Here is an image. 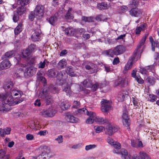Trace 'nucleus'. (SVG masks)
I'll return each mask as SVG.
<instances>
[{
  "label": "nucleus",
  "mask_w": 159,
  "mask_h": 159,
  "mask_svg": "<svg viewBox=\"0 0 159 159\" xmlns=\"http://www.w3.org/2000/svg\"><path fill=\"white\" fill-rule=\"evenodd\" d=\"M34 12L36 17L38 20L41 19L44 14V7L41 5H37L36 6Z\"/></svg>",
  "instance_id": "obj_6"
},
{
  "label": "nucleus",
  "mask_w": 159,
  "mask_h": 159,
  "mask_svg": "<svg viewBox=\"0 0 159 159\" xmlns=\"http://www.w3.org/2000/svg\"><path fill=\"white\" fill-rule=\"evenodd\" d=\"M66 120L68 122L71 123H76L79 121V119L74 116H73L70 115H67L65 117Z\"/></svg>",
  "instance_id": "obj_12"
},
{
  "label": "nucleus",
  "mask_w": 159,
  "mask_h": 159,
  "mask_svg": "<svg viewBox=\"0 0 159 159\" xmlns=\"http://www.w3.org/2000/svg\"><path fill=\"white\" fill-rule=\"evenodd\" d=\"M108 84L109 83L106 82V81L102 82L101 83V84H100V89L105 87L106 85H108Z\"/></svg>",
  "instance_id": "obj_58"
},
{
  "label": "nucleus",
  "mask_w": 159,
  "mask_h": 159,
  "mask_svg": "<svg viewBox=\"0 0 159 159\" xmlns=\"http://www.w3.org/2000/svg\"><path fill=\"white\" fill-rule=\"evenodd\" d=\"M30 53V52L27 48L26 49L23 50L22 51L21 55H18L17 56L16 59L18 61L20 60L21 58L28 59L29 58Z\"/></svg>",
  "instance_id": "obj_10"
},
{
  "label": "nucleus",
  "mask_w": 159,
  "mask_h": 159,
  "mask_svg": "<svg viewBox=\"0 0 159 159\" xmlns=\"http://www.w3.org/2000/svg\"><path fill=\"white\" fill-rule=\"evenodd\" d=\"M46 158L47 155L46 154H45L44 155H42L40 154L36 157L37 159H44Z\"/></svg>",
  "instance_id": "obj_57"
},
{
  "label": "nucleus",
  "mask_w": 159,
  "mask_h": 159,
  "mask_svg": "<svg viewBox=\"0 0 159 159\" xmlns=\"http://www.w3.org/2000/svg\"><path fill=\"white\" fill-rule=\"evenodd\" d=\"M129 5L131 8H134L137 6V3L135 0H133L130 1Z\"/></svg>",
  "instance_id": "obj_48"
},
{
  "label": "nucleus",
  "mask_w": 159,
  "mask_h": 159,
  "mask_svg": "<svg viewBox=\"0 0 159 159\" xmlns=\"http://www.w3.org/2000/svg\"><path fill=\"white\" fill-rule=\"evenodd\" d=\"M120 62L119 59L118 57L115 58L114 59L112 63L114 65H116Z\"/></svg>",
  "instance_id": "obj_61"
},
{
  "label": "nucleus",
  "mask_w": 159,
  "mask_h": 159,
  "mask_svg": "<svg viewBox=\"0 0 159 159\" xmlns=\"http://www.w3.org/2000/svg\"><path fill=\"white\" fill-rule=\"evenodd\" d=\"M146 37H144L143 38L141 42L139 43V45L137 46L136 49L134 52V57L135 58L137 57V58H140L141 56V54L142 52L140 50L141 48V46H143L146 40Z\"/></svg>",
  "instance_id": "obj_7"
},
{
  "label": "nucleus",
  "mask_w": 159,
  "mask_h": 159,
  "mask_svg": "<svg viewBox=\"0 0 159 159\" xmlns=\"http://www.w3.org/2000/svg\"><path fill=\"white\" fill-rule=\"evenodd\" d=\"M107 132H106V134L109 135H112L117 130V128L114 126H112L109 125H108V129H107Z\"/></svg>",
  "instance_id": "obj_16"
},
{
  "label": "nucleus",
  "mask_w": 159,
  "mask_h": 159,
  "mask_svg": "<svg viewBox=\"0 0 159 159\" xmlns=\"http://www.w3.org/2000/svg\"><path fill=\"white\" fill-rule=\"evenodd\" d=\"M83 84L84 87L87 88L90 87L92 85V81L87 79L84 80Z\"/></svg>",
  "instance_id": "obj_34"
},
{
  "label": "nucleus",
  "mask_w": 159,
  "mask_h": 159,
  "mask_svg": "<svg viewBox=\"0 0 159 159\" xmlns=\"http://www.w3.org/2000/svg\"><path fill=\"white\" fill-rule=\"evenodd\" d=\"M128 10V7L126 6H120L118 7L117 9V12L119 13H124Z\"/></svg>",
  "instance_id": "obj_37"
},
{
  "label": "nucleus",
  "mask_w": 159,
  "mask_h": 159,
  "mask_svg": "<svg viewBox=\"0 0 159 159\" xmlns=\"http://www.w3.org/2000/svg\"><path fill=\"white\" fill-rule=\"evenodd\" d=\"M147 81L152 85L154 84L155 83V79L152 77H148L146 78Z\"/></svg>",
  "instance_id": "obj_40"
},
{
  "label": "nucleus",
  "mask_w": 159,
  "mask_h": 159,
  "mask_svg": "<svg viewBox=\"0 0 159 159\" xmlns=\"http://www.w3.org/2000/svg\"><path fill=\"white\" fill-rule=\"evenodd\" d=\"M101 67L105 68V70L107 72H111L112 71L111 68L107 65L106 64H104L101 65Z\"/></svg>",
  "instance_id": "obj_42"
},
{
  "label": "nucleus",
  "mask_w": 159,
  "mask_h": 159,
  "mask_svg": "<svg viewBox=\"0 0 159 159\" xmlns=\"http://www.w3.org/2000/svg\"><path fill=\"white\" fill-rule=\"evenodd\" d=\"M139 58H138V59L137 58V57H136L135 58L134 57V55H133V57L132 58V60H129L127 63L126 64L125 67V69L126 70H127L129 69H130L132 66V64L133 61L135 59H136V60H138Z\"/></svg>",
  "instance_id": "obj_21"
},
{
  "label": "nucleus",
  "mask_w": 159,
  "mask_h": 159,
  "mask_svg": "<svg viewBox=\"0 0 159 159\" xmlns=\"http://www.w3.org/2000/svg\"><path fill=\"white\" fill-rule=\"evenodd\" d=\"M112 146L115 148L113 151L114 153L117 154L120 153L119 151L118 150L121 148L120 144L119 143L116 142H115Z\"/></svg>",
  "instance_id": "obj_20"
},
{
  "label": "nucleus",
  "mask_w": 159,
  "mask_h": 159,
  "mask_svg": "<svg viewBox=\"0 0 159 159\" xmlns=\"http://www.w3.org/2000/svg\"><path fill=\"white\" fill-rule=\"evenodd\" d=\"M134 105L135 106L139 107L140 106V103L139 102L138 99L135 98H132Z\"/></svg>",
  "instance_id": "obj_45"
},
{
  "label": "nucleus",
  "mask_w": 159,
  "mask_h": 159,
  "mask_svg": "<svg viewBox=\"0 0 159 159\" xmlns=\"http://www.w3.org/2000/svg\"><path fill=\"white\" fill-rule=\"evenodd\" d=\"M119 79L120 80V83L121 86L124 87L127 85L128 83V80L127 79H122L121 78H119Z\"/></svg>",
  "instance_id": "obj_32"
},
{
  "label": "nucleus",
  "mask_w": 159,
  "mask_h": 159,
  "mask_svg": "<svg viewBox=\"0 0 159 159\" xmlns=\"http://www.w3.org/2000/svg\"><path fill=\"white\" fill-rule=\"evenodd\" d=\"M48 113L51 114L49 116V117H52L54 116L57 113L56 111L52 107L48 108Z\"/></svg>",
  "instance_id": "obj_36"
},
{
  "label": "nucleus",
  "mask_w": 159,
  "mask_h": 159,
  "mask_svg": "<svg viewBox=\"0 0 159 159\" xmlns=\"http://www.w3.org/2000/svg\"><path fill=\"white\" fill-rule=\"evenodd\" d=\"M15 52L14 51L12 50L6 52L4 56L5 58H10L15 56Z\"/></svg>",
  "instance_id": "obj_25"
},
{
  "label": "nucleus",
  "mask_w": 159,
  "mask_h": 159,
  "mask_svg": "<svg viewBox=\"0 0 159 159\" xmlns=\"http://www.w3.org/2000/svg\"><path fill=\"white\" fill-rule=\"evenodd\" d=\"M42 155H44L45 154L47 155V158H49L50 157V149L48 146H45L43 147V149L41 153H40Z\"/></svg>",
  "instance_id": "obj_15"
},
{
  "label": "nucleus",
  "mask_w": 159,
  "mask_h": 159,
  "mask_svg": "<svg viewBox=\"0 0 159 159\" xmlns=\"http://www.w3.org/2000/svg\"><path fill=\"white\" fill-rule=\"evenodd\" d=\"M139 71L142 74L144 75L147 74L148 72L146 66L145 67H140L139 69Z\"/></svg>",
  "instance_id": "obj_44"
},
{
  "label": "nucleus",
  "mask_w": 159,
  "mask_h": 159,
  "mask_svg": "<svg viewBox=\"0 0 159 159\" xmlns=\"http://www.w3.org/2000/svg\"><path fill=\"white\" fill-rule=\"evenodd\" d=\"M30 0H17V4L18 6L25 7V5H27Z\"/></svg>",
  "instance_id": "obj_28"
},
{
  "label": "nucleus",
  "mask_w": 159,
  "mask_h": 159,
  "mask_svg": "<svg viewBox=\"0 0 159 159\" xmlns=\"http://www.w3.org/2000/svg\"><path fill=\"white\" fill-rule=\"evenodd\" d=\"M63 91H65L67 95H70L71 93V91L70 87L68 85L66 86L65 88L63 89Z\"/></svg>",
  "instance_id": "obj_47"
},
{
  "label": "nucleus",
  "mask_w": 159,
  "mask_h": 159,
  "mask_svg": "<svg viewBox=\"0 0 159 159\" xmlns=\"http://www.w3.org/2000/svg\"><path fill=\"white\" fill-rule=\"evenodd\" d=\"M97 146V145L95 144H90L86 145L85 147V149L86 151H88L95 148Z\"/></svg>",
  "instance_id": "obj_41"
},
{
  "label": "nucleus",
  "mask_w": 159,
  "mask_h": 159,
  "mask_svg": "<svg viewBox=\"0 0 159 159\" xmlns=\"http://www.w3.org/2000/svg\"><path fill=\"white\" fill-rule=\"evenodd\" d=\"M71 11L72 8H69L65 16V17L66 19H73V15L71 13Z\"/></svg>",
  "instance_id": "obj_33"
},
{
  "label": "nucleus",
  "mask_w": 159,
  "mask_h": 159,
  "mask_svg": "<svg viewBox=\"0 0 159 159\" xmlns=\"http://www.w3.org/2000/svg\"><path fill=\"white\" fill-rule=\"evenodd\" d=\"M101 103V109L102 112L107 113L112 109L111 102L108 100L103 99Z\"/></svg>",
  "instance_id": "obj_4"
},
{
  "label": "nucleus",
  "mask_w": 159,
  "mask_h": 159,
  "mask_svg": "<svg viewBox=\"0 0 159 159\" xmlns=\"http://www.w3.org/2000/svg\"><path fill=\"white\" fill-rule=\"evenodd\" d=\"M48 75L49 77H56L58 80L61 81L63 76V73L62 71H57L56 70L50 69L48 71Z\"/></svg>",
  "instance_id": "obj_5"
},
{
  "label": "nucleus",
  "mask_w": 159,
  "mask_h": 159,
  "mask_svg": "<svg viewBox=\"0 0 159 159\" xmlns=\"http://www.w3.org/2000/svg\"><path fill=\"white\" fill-rule=\"evenodd\" d=\"M109 6L107 3L105 2H102L100 3V10H104L108 9Z\"/></svg>",
  "instance_id": "obj_38"
},
{
  "label": "nucleus",
  "mask_w": 159,
  "mask_h": 159,
  "mask_svg": "<svg viewBox=\"0 0 159 159\" xmlns=\"http://www.w3.org/2000/svg\"><path fill=\"white\" fill-rule=\"evenodd\" d=\"M130 14L134 17H139L141 16L142 13V11L137 8H134L129 11Z\"/></svg>",
  "instance_id": "obj_11"
},
{
  "label": "nucleus",
  "mask_w": 159,
  "mask_h": 159,
  "mask_svg": "<svg viewBox=\"0 0 159 159\" xmlns=\"http://www.w3.org/2000/svg\"><path fill=\"white\" fill-rule=\"evenodd\" d=\"M85 68L87 70H89V71H88V72L89 74H92L94 72V69L92 68L90 66L87 65L85 66Z\"/></svg>",
  "instance_id": "obj_49"
},
{
  "label": "nucleus",
  "mask_w": 159,
  "mask_h": 159,
  "mask_svg": "<svg viewBox=\"0 0 159 159\" xmlns=\"http://www.w3.org/2000/svg\"><path fill=\"white\" fill-rule=\"evenodd\" d=\"M125 50V48L124 46L120 45L117 46L113 50L109 49L106 51L105 52L108 56L112 57L113 55H118L124 53Z\"/></svg>",
  "instance_id": "obj_2"
},
{
  "label": "nucleus",
  "mask_w": 159,
  "mask_h": 159,
  "mask_svg": "<svg viewBox=\"0 0 159 159\" xmlns=\"http://www.w3.org/2000/svg\"><path fill=\"white\" fill-rule=\"evenodd\" d=\"M66 64L67 63L66 59H63L59 62L57 67L59 69H62L66 66Z\"/></svg>",
  "instance_id": "obj_23"
},
{
  "label": "nucleus",
  "mask_w": 159,
  "mask_h": 159,
  "mask_svg": "<svg viewBox=\"0 0 159 159\" xmlns=\"http://www.w3.org/2000/svg\"><path fill=\"white\" fill-rule=\"evenodd\" d=\"M30 53L35 51L36 49V46L34 44L30 45L27 48Z\"/></svg>",
  "instance_id": "obj_39"
},
{
  "label": "nucleus",
  "mask_w": 159,
  "mask_h": 159,
  "mask_svg": "<svg viewBox=\"0 0 159 159\" xmlns=\"http://www.w3.org/2000/svg\"><path fill=\"white\" fill-rule=\"evenodd\" d=\"M26 137L27 139L28 140H33L34 139V137L33 135L30 134H27Z\"/></svg>",
  "instance_id": "obj_55"
},
{
  "label": "nucleus",
  "mask_w": 159,
  "mask_h": 159,
  "mask_svg": "<svg viewBox=\"0 0 159 159\" xmlns=\"http://www.w3.org/2000/svg\"><path fill=\"white\" fill-rule=\"evenodd\" d=\"M122 119L123 125L126 127L129 126L130 125V122L128 116V111L125 108L123 111Z\"/></svg>",
  "instance_id": "obj_8"
},
{
  "label": "nucleus",
  "mask_w": 159,
  "mask_h": 159,
  "mask_svg": "<svg viewBox=\"0 0 159 159\" xmlns=\"http://www.w3.org/2000/svg\"><path fill=\"white\" fill-rule=\"evenodd\" d=\"M148 71H152L153 72V70L154 69V66L153 65H151L150 66H146Z\"/></svg>",
  "instance_id": "obj_54"
},
{
  "label": "nucleus",
  "mask_w": 159,
  "mask_h": 159,
  "mask_svg": "<svg viewBox=\"0 0 159 159\" xmlns=\"http://www.w3.org/2000/svg\"><path fill=\"white\" fill-rule=\"evenodd\" d=\"M136 71L134 70L132 73V76L133 77H134L137 81L140 84H142L144 82L143 80L141 78L140 76L139 75L137 76L136 74Z\"/></svg>",
  "instance_id": "obj_17"
},
{
  "label": "nucleus",
  "mask_w": 159,
  "mask_h": 159,
  "mask_svg": "<svg viewBox=\"0 0 159 159\" xmlns=\"http://www.w3.org/2000/svg\"><path fill=\"white\" fill-rule=\"evenodd\" d=\"M60 106L61 109L63 110H66L70 107V105L67 102H63L61 103Z\"/></svg>",
  "instance_id": "obj_29"
},
{
  "label": "nucleus",
  "mask_w": 159,
  "mask_h": 159,
  "mask_svg": "<svg viewBox=\"0 0 159 159\" xmlns=\"http://www.w3.org/2000/svg\"><path fill=\"white\" fill-rule=\"evenodd\" d=\"M51 114L48 112V109L46 110H43L40 113V115L45 117H49Z\"/></svg>",
  "instance_id": "obj_31"
},
{
  "label": "nucleus",
  "mask_w": 159,
  "mask_h": 159,
  "mask_svg": "<svg viewBox=\"0 0 159 159\" xmlns=\"http://www.w3.org/2000/svg\"><path fill=\"white\" fill-rule=\"evenodd\" d=\"M138 140H131V144L132 147L137 148Z\"/></svg>",
  "instance_id": "obj_50"
},
{
  "label": "nucleus",
  "mask_w": 159,
  "mask_h": 159,
  "mask_svg": "<svg viewBox=\"0 0 159 159\" xmlns=\"http://www.w3.org/2000/svg\"><path fill=\"white\" fill-rule=\"evenodd\" d=\"M72 30L73 29L71 28H67L66 30V33L68 35L72 34Z\"/></svg>",
  "instance_id": "obj_62"
},
{
  "label": "nucleus",
  "mask_w": 159,
  "mask_h": 159,
  "mask_svg": "<svg viewBox=\"0 0 159 159\" xmlns=\"http://www.w3.org/2000/svg\"><path fill=\"white\" fill-rule=\"evenodd\" d=\"M11 66L10 61L8 60H4L0 63V68L1 69H7L9 68Z\"/></svg>",
  "instance_id": "obj_13"
},
{
  "label": "nucleus",
  "mask_w": 159,
  "mask_h": 159,
  "mask_svg": "<svg viewBox=\"0 0 159 159\" xmlns=\"http://www.w3.org/2000/svg\"><path fill=\"white\" fill-rule=\"evenodd\" d=\"M147 157V155L145 153L140 152L139 156L134 155L132 157V159H146Z\"/></svg>",
  "instance_id": "obj_19"
},
{
  "label": "nucleus",
  "mask_w": 159,
  "mask_h": 159,
  "mask_svg": "<svg viewBox=\"0 0 159 159\" xmlns=\"http://www.w3.org/2000/svg\"><path fill=\"white\" fill-rule=\"evenodd\" d=\"M8 155L6 154V152L3 150H0V159H9Z\"/></svg>",
  "instance_id": "obj_27"
},
{
  "label": "nucleus",
  "mask_w": 159,
  "mask_h": 159,
  "mask_svg": "<svg viewBox=\"0 0 159 159\" xmlns=\"http://www.w3.org/2000/svg\"><path fill=\"white\" fill-rule=\"evenodd\" d=\"M50 90L52 91V92L53 93H57V92L58 91V90L55 87H53L52 88H50Z\"/></svg>",
  "instance_id": "obj_60"
},
{
  "label": "nucleus",
  "mask_w": 159,
  "mask_h": 159,
  "mask_svg": "<svg viewBox=\"0 0 159 159\" xmlns=\"http://www.w3.org/2000/svg\"><path fill=\"white\" fill-rule=\"evenodd\" d=\"M34 105L37 106L38 107H39L41 105V103L40 100L39 99H37L35 100L34 103Z\"/></svg>",
  "instance_id": "obj_64"
},
{
  "label": "nucleus",
  "mask_w": 159,
  "mask_h": 159,
  "mask_svg": "<svg viewBox=\"0 0 159 159\" xmlns=\"http://www.w3.org/2000/svg\"><path fill=\"white\" fill-rule=\"evenodd\" d=\"M157 97L156 96L152 94H149L148 98V100L152 102H155L157 100Z\"/></svg>",
  "instance_id": "obj_35"
},
{
  "label": "nucleus",
  "mask_w": 159,
  "mask_h": 159,
  "mask_svg": "<svg viewBox=\"0 0 159 159\" xmlns=\"http://www.w3.org/2000/svg\"><path fill=\"white\" fill-rule=\"evenodd\" d=\"M22 24L21 23L19 24L14 30V33L15 35L19 34L22 30Z\"/></svg>",
  "instance_id": "obj_30"
},
{
  "label": "nucleus",
  "mask_w": 159,
  "mask_h": 159,
  "mask_svg": "<svg viewBox=\"0 0 159 159\" xmlns=\"http://www.w3.org/2000/svg\"><path fill=\"white\" fill-rule=\"evenodd\" d=\"M26 11V8L25 7L19 6L17 10V13L20 15L24 13Z\"/></svg>",
  "instance_id": "obj_26"
},
{
  "label": "nucleus",
  "mask_w": 159,
  "mask_h": 159,
  "mask_svg": "<svg viewBox=\"0 0 159 159\" xmlns=\"http://www.w3.org/2000/svg\"><path fill=\"white\" fill-rule=\"evenodd\" d=\"M147 26V25L146 24H144L141 25L137 27L135 30L136 34H140L141 30H144Z\"/></svg>",
  "instance_id": "obj_22"
},
{
  "label": "nucleus",
  "mask_w": 159,
  "mask_h": 159,
  "mask_svg": "<svg viewBox=\"0 0 159 159\" xmlns=\"http://www.w3.org/2000/svg\"><path fill=\"white\" fill-rule=\"evenodd\" d=\"M66 73L71 76H75V74L73 69V67L71 66H67L66 68Z\"/></svg>",
  "instance_id": "obj_24"
},
{
  "label": "nucleus",
  "mask_w": 159,
  "mask_h": 159,
  "mask_svg": "<svg viewBox=\"0 0 159 159\" xmlns=\"http://www.w3.org/2000/svg\"><path fill=\"white\" fill-rule=\"evenodd\" d=\"M55 140L57 142L59 143H61L63 142V137L61 135H59L57 138L55 139Z\"/></svg>",
  "instance_id": "obj_52"
},
{
  "label": "nucleus",
  "mask_w": 159,
  "mask_h": 159,
  "mask_svg": "<svg viewBox=\"0 0 159 159\" xmlns=\"http://www.w3.org/2000/svg\"><path fill=\"white\" fill-rule=\"evenodd\" d=\"M41 31L39 30L34 32L32 35V39L34 41H37L40 39Z\"/></svg>",
  "instance_id": "obj_18"
},
{
  "label": "nucleus",
  "mask_w": 159,
  "mask_h": 159,
  "mask_svg": "<svg viewBox=\"0 0 159 159\" xmlns=\"http://www.w3.org/2000/svg\"><path fill=\"white\" fill-rule=\"evenodd\" d=\"M36 70L37 69L33 66H30L27 67L24 72L25 76H31L35 73Z\"/></svg>",
  "instance_id": "obj_9"
},
{
  "label": "nucleus",
  "mask_w": 159,
  "mask_h": 159,
  "mask_svg": "<svg viewBox=\"0 0 159 159\" xmlns=\"http://www.w3.org/2000/svg\"><path fill=\"white\" fill-rule=\"evenodd\" d=\"M47 61L44 60L43 62L41 61L38 64V67L39 68H43L44 67L46 63H48Z\"/></svg>",
  "instance_id": "obj_43"
},
{
  "label": "nucleus",
  "mask_w": 159,
  "mask_h": 159,
  "mask_svg": "<svg viewBox=\"0 0 159 159\" xmlns=\"http://www.w3.org/2000/svg\"><path fill=\"white\" fill-rule=\"evenodd\" d=\"M11 131V129L9 127H7L2 129L0 128V134L2 137H4L6 134H9Z\"/></svg>",
  "instance_id": "obj_14"
},
{
  "label": "nucleus",
  "mask_w": 159,
  "mask_h": 159,
  "mask_svg": "<svg viewBox=\"0 0 159 159\" xmlns=\"http://www.w3.org/2000/svg\"><path fill=\"white\" fill-rule=\"evenodd\" d=\"M78 113L81 114H86L89 116V117L86 120V123L88 124H91L94 122H99V118L97 116L96 114L92 111L89 112L85 108L79 109L78 110Z\"/></svg>",
  "instance_id": "obj_1"
},
{
  "label": "nucleus",
  "mask_w": 159,
  "mask_h": 159,
  "mask_svg": "<svg viewBox=\"0 0 159 159\" xmlns=\"http://www.w3.org/2000/svg\"><path fill=\"white\" fill-rule=\"evenodd\" d=\"M98 84H93L92 86V89L93 91H95L98 88Z\"/></svg>",
  "instance_id": "obj_63"
},
{
  "label": "nucleus",
  "mask_w": 159,
  "mask_h": 159,
  "mask_svg": "<svg viewBox=\"0 0 159 159\" xmlns=\"http://www.w3.org/2000/svg\"><path fill=\"white\" fill-rule=\"evenodd\" d=\"M35 14L34 12H31L29 16V19L30 20L34 19L35 17Z\"/></svg>",
  "instance_id": "obj_56"
},
{
  "label": "nucleus",
  "mask_w": 159,
  "mask_h": 159,
  "mask_svg": "<svg viewBox=\"0 0 159 159\" xmlns=\"http://www.w3.org/2000/svg\"><path fill=\"white\" fill-rule=\"evenodd\" d=\"M39 97L44 99L46 103L48 105L51 103L52 101V97L49 95L48 91L45 89H43L42 92L39 93Z\"/></svg>",
  "instance_id": "obj_3"
},
{
  "label": "nucleus",
  "mask_w": 159,
  "mask_h": 159,
  "mask_svg": "<svg viewBox=\"0 0 159 159\" xmlns=\"http://www.w3.org/2000/svg\"><path fill=\"white\" fill-rule=\"evenodd\" d=\"M72 64L74 66H80L81 65V63L79 60H78L76 61H73L72 62Z\"/></svg>",
  "instance_id": "obj_51"
},
{
  "label": "nucleus",
  "mask_w": 159,
  "mask_h": 159,
  "mask_svg": "<svg viewBox=\"0 0 159 159\" xmlns=\"http://www.w3.org/2000/svg\"><path fill=\"white\" fill-rule=\"evenodd\" d=\"M149 39L152 45V51H155V49L154 47V44H155V41H154L153 38L151 36L149 37Z\"/></svg>",
  "instance_id": "obj_46"
},
{
  "label": "nucleus",
  "mask_w": 159,
  "mask_h": 159,
  "mask_svg": "<svg viewBox=\"0 0 159 159\" xmlns=\"http://www.w3.org/2000/svg\"><path fill=\"white\" fill-rule=\"evenodd\" d=\"M107 142L111 146L115 142L113 139L109 137L107 138Z\"/></svg>",
  "instance_id": "obj_59"
},
{
  "label": "nucleus",
  "mask_w": 159,
  "mask_h": 159,
  "mask_svg": "<svg viewBox=\"0 0 159 159\" xmlns=\"http://www.w3.org/2000/svg\"><path fill=\"white\" fill-rule=\"evenodd\" d=\"M120 153L122 155L121 157L128 154L127 151L124 148H122L121 150Z\"/></svg>",
  "instance_id": "obj_53"
}]
</instances>
